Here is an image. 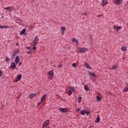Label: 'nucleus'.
Listing matches in <instances>:
<instances>
[{"label": "nucleus", "instance_id": "obj_35", "mask_svg": "<svg viewBox=\"0 0 128 128\" xmlns=\"http://www.w3.org/2000/svg\"><path fill=\"white\" fill-rule=\"evenodd\" d=\"M85 114H87V116H88L90 114V112H86Z\"/></svg>", "mask_w": 128, "mask_h": 128}, {"label": "nucleus", "instance_id": "obj_11", "mask_svg": "<svg viewBox=\"0 0 128 128\" xmlns=\"http://www.w3.org/2000/svg\"><path fill=\"white\" fill-rule=\"evenodd\" d=\"M48 96L47 94H45L44 95L42 96L41 98V101L42 102H44V100H46V96Z\"/></svg>", "mask_w": 128, "mask_h": 128}, {"label": "nucleus", "instance_id": "obj_39", "mask_svg": "<svg viewBox=\"0 0 128 128\" xmlns=\"http://www.w3.org/2000/svg\"><path fill=\"white\" fill-rule=\"evenodd\" d=\"M16 45L17 46H20V44H18V42H16Z\"/></svg>", "mask_w": 128, "mask_h": 128}, {"label": "nucleus", "instance_id": "obj_44", "mask_svg": "<svg viewBox=\"0 0 128 128\" xmlns=\"http://www.w3.org/2000/svg\"><path fill=\"white\" fill-rule=\"evenodd\" d=\"M22 64V62H20V63H19V66H20Z\"/></svg>", "mask_w": 128, "mask_h": 128}, {"label": "nucleus", "instance_id": "obj_36", "mask_svg": "<svg viewBox=\"0 0 128 128\" xmlns=\"http://www.w3.org/2000/svg\"><path fill=\"white\" fill-rule=\"evenodd\" d=\"M26 48L27 50H32V48H30V46H28V47H26Z\"/></svg>", "mask_w": 128, "mask_h": 128}, {"label": "nucleus", "instance_id": "obj_6", "mask_svg": "<svg viewBox=\"0 0 128 128\" xmlns=\"http://www.w3.org/2000/svg\"><path fill=\"white\" fill-rule=\"evenodd\" d=\"M113 28H114V30H116V32H118L120 30H121L122 26H116L114 25Z\"/></svg>", "mask_w": 128, "mask_h": 128}, {"label": "nucleus", "instance_id": "obj_25", "mask_svg": "<svg viewBox=\"0 0 128 128\" xmlns=\"http://www.w3.org/2000/svg\"><path fill=\"white\" fill-rule=\"evenodd\" d=\"M122 50H124V52H126V46H122L121 48Z\"/></svg>", "mask_w": 128, "mask_h": 128}, {"label": "nucleus", "instance_id": "obj_3", "mask_svg": "<svg viewBox=\"0 0 128 128\" xmlns=\"http://www.w3.org/2000/svg\"><path fill=\"white\" fill-rule=\"evenodd\" d=\"M80 48V50H79V52L82 54L86 52H88V48Z\"/></svg>", "mask_w": 128, "mask_h": 128}, {"label": "nucleus", "instance_id": "obj_40", "mask_svg": "<svg viewBox=\"0 0 128 128\" xmlns=\"http://www.w3.org/2000/svg\"><path fill=\"white\" fill-rule=\"evenodd\" d=\"M26 54H30V51L27 52Z\"/></svg>", "mask_w": 128, "mask_h": 128}, {"label": "nucleus", "instance_id": "obj_21", "mask_svg": "<svg viewBox=\"0 0 128 128\" xmlns=\"http://www.w3.org/2000/svg\"><path fill=\"white\" fill-rule=\"evenodd\" d=\"M48 74H49V76H54V71L53 70H50L48 72Z\"/></svg>", "mask_w": 128, "mask_h": 128}, {"label": "nucleus", "instance_id": "obj_7", "mask_svg": "<svg viewBox=\"0 0 128 128\" xmlns=\"http://www.w3.org/2000/svg\"><path fill=\"white\" fill-rule=\"evenodd\" d=\"M26 29L24 28L20 32V36H22V34H24V36H26Z\"/></svg>", "mask_w": 128, "mask_h": 128}, {"label": "nucleus", "instance_id": "obj_29", "mask_svg": "<svg viewBox=\"0 0 128 128\" xmlns=\"http://www.w3.org/2000/svg\"><path fill=\"white\" fill-rule=\"evenodd\" d=\"M124 92H128V87H126L125 88L124 90H123Z\"/></svg>", "mask_w": 128, "mask_h": 128}, {"label": "nucleus", "instance_id": "obj_12", "mask_svg": "<svg viewBox=\"0 0 128 128\" xmlns=\"http://www.w3.org/2000/svg\"><path fill=\"white\" fill-rule=\"evenodd\" d=\"M16 79L17 80H16V82H18V80H20L22 79V74H19L16 77Z\"/></svg>", "mask_w": 128, "mask_h": 128}, {"label": "nucleus", "instance_id": "obj_30", "mask_svg": "<svg viewBox=\"0 0 128 128\" xmlns=\"http://www.w3.org/2000/svg\"><path fill=\"white\" fill-rule=\"evenodd\" d=\"M61 30L62 32H64L66 30V27H61Z\"/></svg>", "mask_w": 128, "mask_h": 128}, {"label": "nucleus", "instance_id": "obj_22", "mask_svg": "<svg viewBox=\"0 0 128 128\" xmlns=\"http://www.w3.org/2000/svg\"><path fill=\"white\" fill-rule=\"evenodd\" d=\"M86 110H82L80 111V114L82 116H84V114H86Z\"/></svg>", "mask_w": 128, "mask_h": 128}, {"label": "nucleus", "instance_id": "obj_38", "mask_svg": "<svg viewBox=\"0 0 128 128\" xmlns=\"http://www.w3.org/2000/svg\"><path fill=\"white\" fill-rule=\"evenodd\" d=\"M80 110H81V108H78V109L76 110V112H80Z\"/></svg>", "mask_w": 128, "mask_h": 128}, {"label": "nucleus", "instance_id": "obj_41", "mask_svg": "<svg viewBox=\"0 0 128 128\" xmlns=\"http://www.w3.org/2000/svg\"><path fill=\"white\" fill-rule=\"evenodd\" d=\"M86 14L87 13H84V14H82V16H86Z\"/></svg>", "mask_w": 128, "mask_h": 128}, {"label": "nucleus", "instance_id": "obj_14", "mask_svg": "<svg viewBox=\"0 0 128 128\" xmlns=\"http://www.w3.org/2000/svg\"><path fill=\"white\" fill-rule=\"evenodd\" d=\"M100 116H98L95 120V122H96V124H98V122H100Z\"/></svg>", "mask_w": 128, "mask_h": 128}, {"label": "nucleus", "instance_id": "obj_27", "mask_svg": "<svg viewBox=\"0 0 128 128\" xmlns=\"http://www.w3.org/2000/svg\"><path fill=\"white\" fill-rule=\"evenodd\" d=\"M66 94H68V96H72V92L70 91V90L66 92Z\"/></svg>", "mask_w": 128, "mask_h": 128}, {"label": "nucleus", "instance_id": "obj_28", "mask_svg": "<svg viewBox=\"0 0 128 128\" xmlns=\"http://www.w3.org/2000/svg\"><path fill=\"white\" fill-rule=\"evenodd\" d=\"M82 96H80L78 98V102H82Z\"/></svg>", "mask_w": 128, "mask_h": 128}, {"label": "nucleus", "instance_id": "obj_16", "mask_svg": "<svg viewBox=\"0 0 128 128\" xmlns=\"http://www.w3.org/2000/svg\"><path fill=\"white\" fill-rule=\"evenodd\" d=\"M36 96V93H32L29 95V97L30 98H34V96Z\"/></svg>", "mask_w": 128, "mask_h": 128}, {"label": "nucleus", "instance_id": "obj_10", "mask_svg": "<svg viewBox=\"0 0 128 128\" xmlns=\"http://www.w3.org/2000/svg\"><path fill=\"white\" fill-rule=\"evenodd\" d=\"M4 10H6L7 12H12V6H8L6 8H4Z\"/></svg>", "mask_w": 128, "mask_h": 128}, {"label": "nucleus", "instance_id": "obj_43", "mask_svg": "<svg viewBox=\"0 0 128 128\" xmlns=\"http://www.w3.org/2000/svg\"><path fill=\"white\" fill-rule=\"evenodd\" d=\"M62 34H64V31H62Z\"/></svg>", "mask_w": 128, "mask_h": 128}, {"label": "nucleus", "instance_id": "obj_4", "mask_svg": "<svg viewBox=\"0 0 128 128\" xmlns=\"http://www.w3.org/2000/svg\"><path fill=\"white\" fill-rule=\"evenodd\" d=\"M84 66L86 68H88V70H92V68L90 66V64H88L86 61L84 62Z\"/></svg>", "mask_w": 128, "mask_h": 128}, {"label": "nucleus", "instance_id": "obj_48", "mask_svg": "<svg viewBox=\"0 0 128 128\" xmlns=\"http://www.w3.org/2000/svg\"><path fill=\"white\" fill-rule=\"evenodd\" d=\"M16 54H14V56H16Z\"/></svg>", "mask_w": 128, "mask_h": 128}, {"label": "nucleus", "instance_id": "obj_47", "mask_svg": "<svg viewBox=\"0 0 128 128\" xmlns=\"http://www.w3.org/2000/svg\"><path fill=\"white\" fill-rule=\"evenodd\" d=\"M54 67L56 68V66H54Z\"/></svg>", "mask_w": 128, "mask_h": 128}, {"label": "nucleus", "instance_id": "obj_8", "mask_svg": "<svg viewBox=\"0 0 128 128\" xmlns=\"http://www.w3.org/2000/svg\"><path fill=\"white\" fill-rule=\"evenodd\" d=\"M10 68H16V64L14 62L11 63L10 66Z\"/></svg>", "mask_w": 128, "mask_h": 128}, {"label": "nucleus", "instance_id": "obj_2", "mask_svg": "<svg viewBox=\"0 0 128 128\" xmlns=\"http://www.w3.org/2000/svg\"><path fill=\"white\" fill-rule=\"evenodd\" d=\"M59 110L61 112H62L63 114H64L66 112H68V110L66 108H60L59 109Z\"/></svg>", "mask_w": 128, "mask_h": 128}, {"label": "nucleus", "instance_id": "obj_46", "mask_svg": "<svg viewBox=\"0 0 128 128\" xmlns=\"http://www.w3.org/2000/svg\"><path fill=\"white\" fill-rule=\"evenodd\" d=\"M127 4H128V0L127 1Z\"/></svg>", "mask_w": 128, "mask_h": 128}, {"label": "nucleus", "instance_id": "obj_19", "mask_svg": "<svg viewBox=\"0 0 128 128\" xmlns=\"http://www.w3.org/2000/svg\"><path fill=\"white\" fill-rule=\"evenodd\" d=\"M72 42H76V44H78V40L76 39V38H74Z\"/></svg>", "mask_w": 128, "mask_h": 128}, {"label": "nucleus", "instance_id": "obj_26", "mask_svg": "<svg viewBox=\"0 0 128 128\" xmlns=\"http://www.w3.org/2000/svg\"><path fill=\"white\" fill-rule=\"evenodd\" d=\"M118 68V66L114 65L112 66V70H116Z\"/></svg>", "mask_w": 128, "mask_h": 128}, {"label": "nucleus", "instance_id": "obj_42", "mask_svg": "<svg viewBox=\"0 0 128 128\" xmlns=\"http://www.w3.org/2000/svg\"><path fill=\"white\" fill-rule=\"evenodd\" d=\"M62 64H60L59 66H58V68H62Z\"/></svg>", "mask_w": 128, "mask_h": 128}, {"label": "nucleus", "instance_id": "obj_23", "mask_svg": "<svg viewBox=\"0 0 128 128\" xmlns=\"http://www.w3.org/2000/svg\"><path fill=\"white\" fill-rule=\"evenodd\" d=\"M84 90L86 92H88V90H90V88H88V85H85L84 86Z\"/></svg>", "mask_w": 128, "mask_h": 128}, {"label": "nucleus", "instance_id": "obj_15", "mask_svg": "<svg viewBox=\"0 0 128 128\" xmlns=\"http://www.w3.org/2000/svg\"><path fill=\"white\" fill-rule=\"evenodd\" d=\"M102 6H106V4H108V0H102Z\"/></svg>", "mask_w": 128, "mask_h": 128}, {"label": "nucleus", "instance_id": "obj_49", "mask_svg": "<svg viewBox=\"0 0 128 128\" xmlns=\"http://www.w3.org/2000/svg\"><path fill=\"white\" fill-rule=\"evenodd\" d=\"M16 54H14V56H16Z\"/></svg>", "mask_w": 128, "mask_h": 128}, {"label": "nucleus", "instance_id": "obj_18", "mask_svg": "<svg viewBox=\"0 0 128 128\" xmlns=\"http://www.w3.org/2000/svg\"><path fill=\"white\" fill-rule=\"evenodd\" d=\"M0 28H10V26H2V25H0Z\"/></svg>", "mask_w": 128, "mask_h": 128}, {"label": "nucleus", "instance_id": "obj_5", "mask_svg": "<svg viewBox=\"0 0 128 128\" xmlns=\"http://www.w3.org/2000/svg\"><path fill=\"white\" fill-rule=\"evenodd\" d=\"M49 124L50 120H47L46 121H45L42 125V128H46V126H48Z\"/></svg>", "mask_w": 128, "mask_h": 128}, {"label": "nucleus", "instance_id": "obj_45", "mask_svg": "<svg viewBox=\"0 0 128 128\" xmlns=\"http://www.w3.org/2000/svg\"><path fill=\"white\" fill-rule=\"evenodd\" d=\"M90 39L92 40L93 38L92 37H90Z\"/></svg>", "mask_w": 128, "mask_h": 128}, {"label": "nucleus", "instance_id": "obj_20", "mask_svg": "<svg viewBox=\"0 0 128 128\" xmlns=\"http://www.w3.org/2000/svg\"><path fill=\"white\" fill-rule=\"evenodd\" d=\"M88 74L90 76H94V78H96V74H94V73H92L90 72H88Z\"/></svg>", "mask_w": 128, "mask_h": 128}, {"label": "nucleus", "instance_id": "obj_9", "mask_svg": "<svg viewBox=\"0 0 128 128\" xmlns=\"http://www.w3.org/2000/svg\"><path fill=\"white\" fill-rule=\"evenodd\" d=\"M113 2L115 4H122V0H113Z\"/></svg>", "mask_w": 128, "mask_h": 128}, {"label": "nucleus", "instance_id": "obj_33", "mask_svg": "<svg viewBox=\"0 0 128 128\" xmlns=\"http://www.w3.org/2000/svg\"><path fill=\"white\" fill-rule=\"evenodd\" d=\"M2 76V70H0V76Z\"/></svg>", "mask_w": 128, "mask_h": 128}, {"label": "nucleus", "instance_id": "obj_13", "mask_svg": "<svg viewBox=\"0 0 128 128\" xmlns=\"http://www.w3.org/2000/svg\"><path fill=\"white\" fill-rule=\"evenodd\" d=\"M15 62L16 63V64H18L20 62V57L18 56L16 57Z\"/></svg>", "mask_w": 128, "mask_h": 128}, {"label": "nucleus", "instance_id": "obj_31", "mask_svg": "<svg viewBox=\"0 0 128 128\" xmlns=\"http://www.w3.org/2000/svg\"><path fill=\"white\" fill-rule=\"evenodd\" d=\"M38 48H36V46H34V47H33L32 50H36Z\"/></svg>", "mask_w": 128, "mask_h": 128}, {"label": "nucleus", "instance_id": "obj_24", "mask_svg": "<svg viewBox=\"0 0 128 128\" xmlns=\"http://www.w3.org/2000/svg\"><path fill=\"white\" fill-rule=\"evenodd\" d=\"M96 98L98 102H100V100H102V98L100 96H96Z\"/></svg>", "mask_w": 128, "mask_h": 128}, {"label": "nucleus", "instance_id": "obj_34", "mask_svg": "<svg viewBox=\"0 0 128 128\" xmlns=\"http://www.w3.org/2000/svg\"><path fill=\"white\" fill-rule=\"evenodd\" d=\"M42 103V101L39 102H38V106H39L40 104H41Z\"/></svg>", "mask_w": 128, "mask_h": 128}, {"label": "nucleus", "instance_id": "obj_1", "mask_svg": "<svg viewBox=\"0 0 128 128\" xmlns=\"http://www.w3.org/2000/svg\"><path fill=\"white\" fill-rule=\"evenodd\" d=\"M38 36H35L34 40L33 41L34 42V46H36L38 44Z\"/></svg>", "mask_w": 128, "mask_h": 128}, {"label": "nucleus", "instance_id": "obj_17", "mask_svg": "<svg viewBox=\"0 0 128 128\" xmlns=\"http://www.w3.org/2000/svg\"><path fill=\"white\" fill-rule=\"evenodd\" d=\"M70 91L74 92V94H76V89L74 87H70Z\"/></svg>", "mask_w": 128, "mask_h": 128}, {"label": "nucleus", "instance_id": "obj_37", "mask_svg": "<svg viewBox=\"0 0 128 128\" xmlns=\"http://www.w3.org/2000/svg\"><path fill=\"white\" fill-rule=\"evenodd\" d=\"M8 60H10V58H6V62H8Z\"/></svg>", "mask_w": 128, "mask_h": 128}, {"label": "nucleus", "instance_id": "obj_32", "mask_svg": "<svg viewBox=\"0 0 128 128\" xmlns=\"http://www.w3.org/2000/svg\"><path fill=\"white\" fill-rule=\"evenodd\" d=\"M72 66L74 68H76V63H73Z\"/></svg>", "mask_w": 128, "mask_h": 128}]
</instances>
